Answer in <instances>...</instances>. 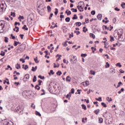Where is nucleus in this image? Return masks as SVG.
<instances>
[{
    "instance_id": "nucleus-1",
    "label": "nucleus",
    "mask_w": 125,
    "mask_h": 125,
    "mask_svg": "<svg viewBox=\"0 0 125 125\" xmlns=\"http://www.w3.org/2000/svg\"><path fill=\"white\" fill-rule=\"evenodd\" d=\"M25 49H26V44H21V45L19 46L18 48H17L16 50V53H21V52H23V51H24Z\"/></svg>"
},
{
    "instance_id": "nucleus-2",
    "label": "nucleus",
    "mask_w": 125,
    "mask_h": 125,
    "mask_svg": "<svg viewBox=\"0 0 125 125\" xmlns=\"http://www.w3.org/2000/svg\"><path fill=\"white\" fill-rule=\"evenodd\" d=\"M4 25V22L2 21H0V33H3Z\"/></svg>"
},
{
    "instance_id": "nucleus-3",
    "label": "nucleus",
    "mask_w": 125,
    "mask_h": 125,
    "mask_svg": "<svg viewBox=\"0 0 125 125\" xmlns=\"http://www.w3.org/2000/svg\"><path fill=\"white\" fill-rule=\"evenodd\" d=\"M117 34L118 39H123V33L121 31L116 32Z\"/></svg>"
},
{
    "instance_id": "nucleus-4",
    "label": "nucleus",
    "mask_w": 125,
    "mask_h": 125,
    "mask_svg": "<svg viewBox=\"0 0 125 125\" xmlns=\"http://www.w3.org/2000/svg\"><path fill=\"white\" fill-rule=\"evenodd\" d=\"M77 8L80 11V12H83V6L82 5H78L77 6Z\"/></svg>"
},
{
    "instance_id": "nucleus-5",
    "label": "nucleus",
    "mask_w": 125,
    "mask_h": 125,
    "mask_svg": "<svg viewBox=\"0 0 125 125\" xmlns=\"http://www.w3.org/2000/svg\"><path fill=\"white\" fill-rule=\"evenodd\" d=\"M18 44H21V42H17L16 41H15L14 42V46H17V45H18Z\"/></svg>"
},
{
    "instance_id": "nucleus-6",
    "label": "nucleus",
    "mask_w": 125,
    "mask_h": 125,
    "mask_svg": "<svg viewBox=\"0 0 125 125\" xmlns=\"http://www.w3.org/2000/svg\"><path fill=\"white\" fill-rule=\"evenodd\" d=\"M97 17L98 20H99L100 21H101L102 20V14H99L97 15Z\"/></svg>"
},
{
    "instance_id": "nucleus-7",
    "label": "nucleus",
    "mask_w": 125,
    "mask_h": 125,
    "mask_svg": "<svg viewBox=\"0 0 125 125\" xmlns=\"http://www.w3.org/2000/svg\"><path fill=\"white\" fill-rule=\"evenodd\" d=\"M38 13L40 14V15H42V12H43V11H44V10L43 8L41 9H38Z\"/></svg>"
},
{
    "instance_id": "nucleus-8",
    "label": "nucleus",
    "mask_w": 125,
    "mask_h": 125,
    "mask_svg": "<svg viewBox=\"0 0 125 125\" xmlns=\"http://www.w3.org/2000/svg\"><path fill=\"white\" fill-rule=\"evenodd\" d=\"M16 110L17 113H21V112H22V109H21L19 107H17Z\"/></svg>"
},
{
    "instance_id": "nucleus-9",
    "label": "nucleus",
    "mask_w": 125,
    "mask_h": 125,
    "mask_svg": "<svg viewBox=\"0 0 125 125\" xmlns=\"http://www.w3.org/2000/svg\"><path fill=\"white\" fill-rule=\"evenodd\" d=\"M22 30H24V31H28V29L27 27V25L24 24L23 26L22 27Z\"/></svg>"
},
{
    "instance_id": "nucleus-10",
    "label": "nucleus",
    "mask_w": 125,
    "mask_h": 125,
    "mask_svg": "<svg viewBox=\"0 0 125 125\" xmlns=\"http://www.w3.org/2000/svg\"><path fill=\"white\" fill-rule=\"evenodd\" d=\"M66 82H69V83H70V82H71V78L70 77V76H68L66 77Z\"/></svg>"
},
{
    "instance_id": "nucleus-11",
    "label": "nucleus",
    "mask_w": 125,
    "mask_h": 125,
    "mask_svg": "<svg viewBox=\"0 0 125 125\" xmlns=\"http://www.w3.org/2000/svg\"><path fill=\"white\" fill-rule=\"evenodd\" d=\"M47 9L48 12H50L51 11V7H50V6L48 5L47 6Z\"/></svg>"
},
{
    "instance_id": "nucleus-12",
    "label": "nucleus",
    "mask_w": 125,
    "mask_h": 125,
    "mask_svg": "<svg viewBox=\"0 0 125 125\" xmlns=\"http://www.w3.org/2000/svg\"><path fill=\"white\" fill-rule=\"evenodd\" d=\"M15 67L16 68V69H18V70H19V69L21 68V66H20V64L17 63V64H16Z\"/></svg>"
},
{
    "instance_id": "nucleus-13",
    "label": "nucleus",
    "mask_w": 125,
    "mask_h": 125,
    "mask_svg": "<svg viewBox=\"0 0 125 125\" xmlns=\"http://www.w3.org/2000/svg\"><path fill=\"white\" fill-rule=\"evenodd\" d=\"M102 123H103V118H99V123L102 124Z\"/></svg>"
},
{
    "instance_id": "nucleus-14",
    "label": "nucleus",
    "mask_w": 125,
    "mask_h": 125,
    "mask_svg": "<svg viewBox=\"0 0 125 125\" xmlns=\"http://www.w3.org/2000/svg\"><path fill=\"white\" fill-rule=\"evenodd\" d=\"M0 55L1 56H4V55H5V52H4L3 51H1Z\"/></svg>"
},
{
    "instance_id": "nucleus-15",
    "label": "nucleus",
    "mask_w": 125,
    "mask_h": 125,
    "mask_svg": "<svg viewBox=\"0 0 125 125\" xmlns=\"http://www.w3.org/2000/svg\"><path fill=\"white\" fill-rule=\"evenodd\" d=\"M35 88L37 89V90H40V89H41V87L37 84L35 86Z\"/></svg>"
},
{
    "instance_id": "nucleus-16",
    "label": "nucleus",
    "mask_w": 125,
    "mask_h": 125,
    "mask_svg": "<svg viewBox=\"0 0 125 125\" xmlns=\"http://www.w3.org/2000/svg\"><path fill=\"white\" fill-rule=\"evenodd\" d=\"M82 109H83L85 111L86 110V106L85 104H82Z\"/></svg>"
},
{
    "instance_id": "nucleus-17",
    "label": "nucleus",
    "mask_w": 125,
    "mask_h": 125,
    "mask_svg": "<svg viewBox=\"0 0 125 125\" xmlns=\"http://www.w3.org/2000/svg\"><path fill=\"white\" fill-rule=\"evenodd\" d=\"M90 38H92V39H95V35L93 34V33H90Z\"/></svg>"
},
{
    "instance_id": "nucleus-18",
    "label": "nucleus",
    "mask_w": 125,
    "mask_h": 125,
    "mask_svg": "<svg viewBox=\"0 0 125 125\" xmlns=\"http://www.w3.org/2000/svg\"><path fill=\"white\" fill-rule=\"evenodd\" d=\"M37 82V76L35 75L34 76L33 79V83H36Z\"/></svg>"
},
{
    "instance_id": "nucleus-19",
    "label": "nucleus",
    "mask_w": 125,
    "mask_h": 125,
    "mask_svg": "<svg viewBox=\"0 0 125 125\" xmlns=\"http://www.w3.org/2000/svg\"><path fill=\"white\" fill-rule=\"evenodd\" d=\"M49 76H51V74L52 75H54V72H53V70H51L50 72L48 73Z\"/></svg>"
},
{
    "instance_id": "nucleus-20",
    "label": "nucleus",
    "mask_w": 125,
    "mask_h": 125,
    "mask_svg": "<svg viewBox=\"0 0 125 125\" xmlns=\"http://www.w3.org/2000/svg\"><path fill=\"white\" fill-rule=\"evenodd\" d=\"M71 10L72 11V12H78V10L77 9L71 8Z\"/></svg>"
},
{
    "instance_id": "nucleus-21",
    "label": "nucleus",
    "mask_w": 125,
    "mask_h": 125,
    "mask_svg": "<svg viewBox=\"0 0 125 125\" xmlns=\"http://www.w3.org/2000/svg\"><path fill=\"white\" fill-rule=\"evenodd\" d=\"M101 105L103 107H104V108H106V107H107V105L104 103H101Z\"/></svg>"
},
{
    "instance_id": "nucleus-22",
    "label": "nucleus",
    "mask_w": 125,
    "mask_h": 125,
    "mask_svg": "<svg viewBox=\"0 0 125 125\" xmlns=\"http://www.w3.org/2000/svg\"><path fill=\"white\" fill-rule=\"evenodd\" d=\"M121 7L122 8L125 9V2H122V3L121 5Z\"/></svg>"
},
{
    "instance_id": "nucleus-23",
    "label": "nucleus",
    "mask_w": 125,
    "mask_h": 125,
    "mask_svg": "<svg viewBox=\"0 0 125 125\" xmlns=\"http://www.w3.org/2000/svg\"><path fill=\"white\" fill-rule=\"evenodd\" d=\"M110 42H114V41H115V39H114V37L110 36Z\"/></svg>"
},
{
    "instance_id": "nucleus-24",
    "label": "nucleus",
    "mask_w": 125,
    "mask_h": 125,
    "mask_svg": "<svg viewBox=\"0 0 125 125\" xmlns=\"http://www.w3.org/2000/svg\"><path fill=\"white\" fill-rule=\"evenodd\" d=\"M75 24H76V26H78L79 27H80V26L82 25V22H76Z\"/></svg>"
},
{
    "instance_id": "nucleus-25",
    "label": "nucleus",
    "mask_w": 125,
    "mask_h": 125,
    "mask_svg": "<svg viewBox=\"0 0 125 125\" xmlns=\"http://www.w3.org/2000/svg\"><path fill=\"white\" fill-rule=\"evenodd\" d=\"M109 67H110V64L108 62H106V65H105V68H109Z\"/></svg>"
},
{
    "instance_id": "nucleus-26",
    "label": "nucleus",
    "mask_w": 125,
    "mask_h": 125,
    "mask_svg": "<svg viewBox=\"0 0 125 125\" xmlns=\"http://www.w3.org/2000/svg\"><path fill=\"white\" fill-rule=\"evenodd\" d=\"M70 20H71V18H70V17H67L65 19V21L66 22H70Z\"/></svg>"
},
{
    "instance_id": "nucleus-27",
    "label": "nucleus",
    "mask_w": 125,
    "mask_h": 125,
    "mask_svg": "<svg viewBox=\"0 0 125 125\" xmlns=\"http://www.w3.org/2000/svg\"><path fill=\"white\" fill-rule=\"evenodd\" d=\"M57 75H58V76H60L61 75H62V72L60 71V70H59L57 73H56Z\"/></svg>"
},
{
    "instance_id": "nucleus-28",
    "label": "nucleus",
    "mask_w": 125,
    "mask_h": 125,
    "mask_svg": "<svg viewBox=\"0 0 125 125\" xmlns=\"http://www.w3.org/2000/svg\"><path fill=\"white\" fill-rule=\"evenodd\" d=\"M36 115L37 116H39V117H41L42 116V114L39 112V111H36Z\"/></svg>"
},
{
    "instance_id": "nucleus-29",
    "label": "nucleus",
    "mask_w": 125,
    "mask_h": 125,
    "mask_svg": "<svg viewBox=\"0 0 125 125\" xmlns=\"http://www.w3.org/2000/svg\"><path fill=\"white\" fill-rule=\"evenodd\" d=\"M72 19H73V20L78 19V16H77V15H76V14L74 15V17L72 18Z\"/></svg>"
},
{
    "instance_id": "nucleus-30",
    "label": "nucleus",
    "mask_w": 125,
    "mask_h": 125,
    "mask_svg": "<svg viewBox=\"0 0 125 125\" xmlns=\"http://www.w3.org/2000/svg\"><path fill=\"white\" fill-rule=\"evenodd\" d=\"M34 61L35 63H39L40 61H38V57H36V58L34 59Z\"/></svg>"
},
{
    "instance_id": "nucleus-31",
    "label": "nucleus",
    "mask_w": 125,
    "mask_h": 125,
    "mask_svg": "<svg viewBox=\"0 0 125 125\" xmlns=\"http://www.w3.org/2000/svg\"><path fill=\"white\" fill-rule=\"evenodd\" d=\"M67 42H68V41H66L65 42H64V43H63V46H68V44H67Z\"/></svg>"
},
{
    "instance_id": "nucleus-32",
    "label": "nucleus",
    "mask_w": 125,
    "mask_h": 125,
    "mask_svg": "<svg viewBox=\"0 0 125 125\" xmlns=\"http://www.w3.org/2000/svg\"><path fill=\"white\" fill-rule=\"evenodd\" d=\"M121 84H123V83H122V82H120L118 83V85H117V86L116 87V88H118V87H120V86H121Z\"/></svg>"
},
{
    "instance_id": "nucleus-33",
    "label": "nucleus",
    "mask_w": 125,
    "mask_h": 125,
    "mask_svg": "<svg viewBox=\"0 0 125 125\" xmlns=\"http://www.w3.org/2000/svg\"><path fill=\"white\" fill-rule=\"evenodd\" d=\"M99 111H100L99 109L95 110L94 111V113H95L96 115H98V114L99 113Z\"/></svg>"
},
{
    "instance_id": "nucleus-34",
    "label": "nucleus",
    "mask_w": 125,
    "mask_h": 125,
    "mask_svg": "<svg viewBox=\"0 0 125 125\" xmlns=\"http://www.w3.org/2000/svg\"><path fill=\"white\" fill-rule=\"evenodd\" d=\"M91 75H93V76L95 75V72L93 70H90Z\"/></svg>"
},
{
    "instance_id": "nucleus-35",
    "label": "nucleus",
    "mask_w": 125,
    "mask_h": 125,
    "mask_svg": "<svg viewBox=\"0 0 125 125\" xmlns=\"http://www.w3.org/2000/svg\"><path fill=\"white\" fill-rule=\"evenodd\" d=\"M74 33L75 34H76V35L78 36L79 35H80V34H81V32L80 31H77L76 30L74 31Z\"/></svg>"
},
{
    "instance_id": "nucleus-36",
    "label": "nucleus",
    "mask_w": 125,
    "mask_h": 125,
    "mask_svg": "<svg viewBox=\"0 0 125 125\" xmlns=\"http://www.w3.org/2000/svg\"><path fill=\"white\" fill-rule=\"evenodd\" d=\"M21 19L22 20H24L25 19V18H24V16H19V18H18V19Z\"/></svg>"
},
{
    "instance_id": "nucleus-37",
    "label": "nucleus",
    "mask_w": 125,
    "mask_h": 125,
    "mask_svg": "<svg viewBox=\"0 0 125 125\" xmlns=\"http://www.w3.org/2000/svg\"><path fill=\"white\" fill-rule=\"evenodd\" d=\"M81 57H86L87 56V55L86 54H82L81 55Z\"/></svg>"
},
{
    "instance_id": "nucleus-38",
    "label": "nucleus",
    "mask_w": 125,
    "mask_h": 125,
    "mask_svg": "<svg viewBox=\"0 0 125 125\" xmlns=\"http://www.w3.org/2000/svg\"><path fill=\"white\" fill-rule=\"evenodd\" d=\"M42 81L41 80H38L39 85H42Z\"/></svg>"
},
{
    "instance_id": "nucleus-39",
    "label": "nucleus",
    "mask_w": 125,
    "mask_h": 125,
    "mask_svg": "<svg viewBox=\"0 0 125 125\" xmlns=\"http://www.w3.org/2000/svg\"><path fill=\"white\" fill-rule=\"evenodd\" d=\"M96 100H97V101H100V102H101V101H102V98L99 97V99L96 98Z\"/></svg>"
},
{
    "instance_id": "nucleus-40",
    "label": "nucleus",
    "mask_w": 125,
    "mask_h": 125,
    "mask_svg": "<svg viewBox=\"0 0 125 125\" xmlns=\"http://www.w3.org/2000/svg\"><path fill=\"white\" fill-rule=\"evenodd\" d=\"M71 38H74V33L73 32L69 35V39H71Z\"/></svg>"
},
{
    "instance_id": "nucleus-41",
    "label": "nucleus",
    "mask_w": 125,
    "mask_h": 125,
    "mask_svg": "<svg viewBox=\"0 0 125 125\" xmlns=\"http://www.w3.org/2000/svg\"><path fill=\"white\" fill-rule=\"evenodd\" d=\"M116 66H117V67H119L120 68H121V67H122V65L121 64L120 62H118V63H116Z\"/></svg>"
},
{
    "instance_id": "nucleus-42",
    "label": "nucleus",
    "mask_w": 125,
    "mask_h": 125,
    "mask_svg": "<svg viewBox=\"0 0 125 125\" xmlns=\"http://www.w3.org/2000/svg\"><path fill=\"white\" fill-rule=\"evenodd\" d=\"M25 79H27V80L30 79V75L26 74L25 75Z\"/></svg>"
},
{
    "instance_id": "nucleus-43",
    "label": "nucleus",
    "mask_w": 125,
    "mask_h": 125,
    "mask_svg": "<svg viewBox=\"0 0 125 125\" xmlns=\"http://www.w3.org/2000/svg\"><path fill=\"white\" fill-rule=\"evenodd\" d=\"M61 57H62V55H60V57H59V58H58L57 60H56V62H58L59 61V60H61Z\"/></svg>"
},
{
    "instance_id": "nucleus-44",
    "label": "nucleus",
    "mask_w": 125,
    "mask_h": 125,
    "mask_svg": "<svg viewBox=\"0 0 125 125\" xmlns=\"http://www.w3.org/2000/svg\"><path fill=\"white\" fill-rule=\"evenodd\" d=\"M63 30L64 33H67V28H66V26H64L63 28Z\"/></svg>"
},
{
    "instance_id": "nucleus-45",
    "label": "nucleus",
    "mask_w": 125,
    "mask_h": 125,
    "mask_svg": "<svg viewBox=\"0 0 125 125\" xmlns=\"http://www.w3.org/2000/svg\"><path fill=\"white\" fill-rule=\"evenodd\" d=\"M4 42H8V38L5 37Z\"/></svg>"
},
{
    "instance_id": "nucleus-46",
    "label": "nucleus",
    "mask_w": 125,
    "mask_h": 125,
    "mask_svg": "<svg viewBox=\"0 0 125 125\" xmlns=\"http://www.w3.org/2000/svg\"><path fill=\"white\" fill-rule=\"evenodd\" d=\"M114 38H118V33L117 32L114 33Z\"/></svg>"
},
{
    "instance_id": "nucleus-47",
    "label": "nucleus",
    "mask_w": 125,
    "mask_h": 125,
    "mask_svg": "<svg viewBox=\"0 0 125 125\" xmlns=\"http://www.w3.org/2000/svg\"><path fill=\"white\" fill-rule=\"evenodd\" d=\"M15 29H17L16 30V33H18L19 32V27L18 26H15Z\"/></svg>"
},
{
    "instance_id": "nucleus-48",
    "label": "nucleus",
    "mask_w": 125,
    "mask_h": 125,
    "mask_svg": "<svg viewBox=\"0 0 125 125\" xmlns=\"http://www.w3.org/2000/svg\"><path fill=\"white\" fill-rule=\"evenodd\" d=\"M58 13V9L55 8V14L56 15H57V14Z\"/></svg>"
},
{
    "instance_id": "nucleus-49",
    "label": "nucleus",
    "mask_w": 125,
    "mask_h": 125,
    "mask_svg": "<svg viewBox=\"0 0 125 125\" xmlns=\"http://www.w3.org/2000/svg\"><path fill=\"white\" fill-rule=\"evenodd\" d=\"M91 14L92 15H95V11L93 10L91 12Z\"/></svg>"
},
{
    "instance_id": "nucleus-50",
    "label": "nucleus",
    "mask_w": 125,
    "mask_h": 125,
    "mask_svg": "<svg viewBox=\"0 0 125 125\" xmlns=\"http://www.w3.org/2000/svg\"><path fill=\"white\" fill-rule=\"evenodd\" d=\"M31 107L33 108V109H36V105H34V104H32Z\"/></svg>"
},
{
    "instance_id": "nucleus-51",
    "label": "nucleus",
    "mask_w": 125,
    "mask_h": 125,
    "mask_svg": "<svg viewBox=\"0 0 125 125\" xmlns=\"http://www.w3.org/2000/svg\"><path fill=\"white\" fill-rule=\"evenodd\" d=\"M28 26H31L32 25V21H29L27 22Z\"/></svg>"
},
{
    "instance_id": "nucleus-52",
    "label": "nucleus",
    "mask_w": 125,
    "mask_h": 125,
    "mask_svg": "<svg viewBox=\"0 0 125 125\" xmlns=\"http://www.w3.org/2000/svg\"><path fill=\"white\" fill-rule=\"evenodd\" d=\"M10 15H11V16H13V17H15V16H16L15 13H14H14L11 12Z\"/></svg>"
},
{
    "instance_id": "nucleus-53",
    "label": "nucleus",
    "mask_w": 125,
    "mask_h": 125,
    "mask_svg": "<svg viewBox=\"0 0 125 125\" xmlns=\"http://www.w3.org/2000/svg\"><path fill=\"white\" fill-rule=\"evenodd\" d=\"M114 10H115L116 11H120V9H119L118 8V7H116L115 8H114Z\"/></svg>"
},
{
    "instance_id": "nucleus-54",
    "label": "nucleus",
    "mask_w": 125,
    "mask_h": 125,
    "mask_svg": "<svg viewBox=\"0 0 125 125\" xmlns=\"http://www.w3.org/2000/svg\"><path fill=\"white\" fill-rule=\"evenodd\" d=\"M71 93H72V94L75 93V89L72 88L71 90Z\"/></svg>"
},
{
    "instance_id": "nucleus-55",
    "label": "nucleus",
    "mask_w": 125,
    "mask_h": 125,
    "mask_svg": "<svg viewBox=\"0 0 125 125\" xmlns=\"http://www.w3.org/2000/svg\"><path fill=\"white\" fill-rule=\"evenodd\" d=\"M20 37H21V40H23V37H24V34H20Z\"/></svg>"
},
{
    "instance_id": "nucleus-56",
    "label": "nucleus",
    "mask_w": 125,
    "mask_h": 125,
    "mask_svg": "<svg viewBox=\"0 0 125 125\" xmlns=\"http://www.w3.org/2000/svg\"><path fill=\"white\" fill-rule=\"evenodd\" d=\"M11 37L12 40H15V36H13V34H11Z\"/></svg>"
},
{
    "instance_id": "nucleus-57",
    "label": "nucleus",
    "mask_w": 125,
    "mask_h": 125,
    "mask_svg": "<svg viewBox=\"0 0 125 125\" xmlns=\"http://www.w3.org/2000/svg\"><path fill=\"white\" fill-rule=\"evenodd\" d=\"M73 60H74V61H76L77 62L78 60H77V57L76 56H73Z\"/></svg>"
},
{
    "instance_id": "nucleus-58",
    "label": "nucleus",
    "mask_w": 125,
    "mask_h": 125,
    "mask_svg": "<svg viewBox=\"0 0 125 125\" xmlns=\"http://www.w3.org/2000/svg\"><path fill=\"white\" fill-rule=\"evenodd\" d=\"M31 71H32V72H36V69H35V67H34V66H33V67H32Z\"/></svg>"
},
{
    "instance_id": "nucleus-59",
    "label": "nucleus",
    "mask_w": 125,
    "mask_h": 125,
    "mask_svg": "<svg viewBox=\"0 0 125 125\" xmlns=\"http://www.w3.org/2000/svg\"><path fill=\"white\" fill-rule=\"evenodd\" d=\"M91 49L92 50H94L95 51H96V48H95L94 47H91Z\"/></svg>"
},
{
    "instance_id": "nucleus-60",
    "label": "nucleus",
    "mask_w": 125,
    "mask_h": 125,
    "mask_svg": "<svg viewBox=\"0 0 125 125\" xmlns=\"http://www.w3.org/2000/svg\"><path fill=\"white\" fill-rule=\"evenodd\" d=\"M29 68V66L28 65H25V67L24 68V70H27Z\"/></svg>"
},
{
    "instance_id": "nucleus-61",
    "label": "nucleus",
    "mask_w": 125,
    "mask_h": 125,
    "mask_svg": "<svg viewBox=\"0 0 125 125\" xmlns=\"http://www.w3.org/2000/svg\"><path fill=\"white\" fill-rule=\"evenodd\" d=\"M117 21V19H116V18H114L113 19V23H116Z\"/></svg>"
},
{
    "instance_id": "nucleus-62",
    "label": "nucleus",
    "mask_w": 125,
    "mask_h": 125,
    "mask_svg": "<svg viewBox=\"0 0 125 125\" xmlns=\"http://www.w3.org/2000/svg\"><path fill=\"white\" fill-rule=\"evenodd\" d=\"M20 61L22 62V63H24L25 62V60H23V59H20Z\"/></svg>"
},
{
    "instance_id": "nucleus-63",
    "label": "nucleus",
    "mask_w": 125,
    "mask_h": 125,
    "mask_svg": "<svg viewBox=\"0 0 125 125\" xmlns=\"http://www.w3.org/2000/svg\"><path fill=\"white\" fill-rule=\"evenodd\" d=\"M85 22L86 23H89V20L88 19H85Z\"/></svg>"
},
{
    "instance_id": "nucleus-64",
    "label": "nucleus",
    "mask_w": 125,
    "mask_h": 125,
    "mask_svg": "<svg viewBox=\"0 0 125 125\" xmlns=\"http://www.w3.org/2000/svg\"><path fill=\"white\" fill-rule=\"evenodd\" d=\"M72 14V12H71V11H68L67 13V15H71Z\"/></svg>"
}]
</instances>
